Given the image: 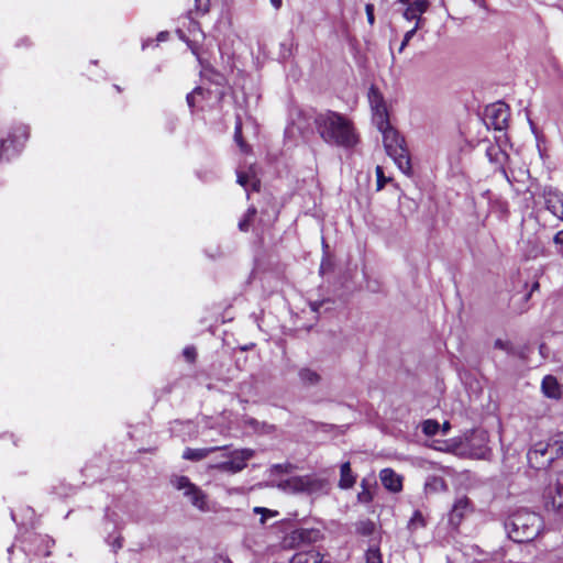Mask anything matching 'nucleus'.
Segmentation results:
<instances>
[{"instance_id": "obj_1", "label": "nucleus", "mask_w": 563, "mask_h": 563, "mask_svg": "<svg viewBox=\"0 0 563 563\" xmlns=\"http://www.w3.org/2000/svg\"><path fill=\"white\" fill-rule=\"evenodd\" d=\"M314 124L320 137L329 145L353 148L358 142L354 123L342 113L332 110L319 112Z\"/></svg>"}, {"instance_id": "obj_2", "label": "nucleus", "mask_w": 563, "mask_h": 563, "mask_svg": "<svg viewBox=\"0 0 563 563\" xmlns=\"http://www.w3.org/2000/svg\"><path fill=\"white\" fill-rule=\"evenodd\" d=\"M542 526L541 517L526 508L516 510L505 521L508 537L518 543L532 541L540 533Z\"/></svg>"}, {"instance_id": "obj_3", "label": "nucleus", "mask_w": 563, "mask_h": 563, "mask_svg": "<svg viewBox=\"0 0 563 563\" xmlns=\"http://www.w3.org/2000/svg\"><path fill=\"white\" fill-rule=\"evenodd\" d=\"M54 541L48 536H42L35 532H27L21 540V544H12L8 549L10 563H25L30 555L47 556Z\"/></svg>"}, {"instance_id": "obj_4", "label": "nucleus", "mask_w": 563, "mask_h": 563, "mask_svg": "<svg viewBox=\"0 0 563 563\" xmlns=\"http://www.w3.org/2000/svg\"><path fill=\"white\" fill-rule=\"evenodd\" d=\"M377 129L383 134V142L387 154L405 175H410L411 163L408 150L405 146V139L390 125L389 121H387L386 126Z\"/></svg>"}, {"instance_id": "obj_5", "label": "nucleus", "mask_w": 563, "mask_h": 563, "mask_svg": "<svg viewBox=\"0 0 563 563\" xmlns=\"http://www.w3.org/2000/svg\"><path fill=\"white\" fill-rule=\"evenodd\" d=\"M323 539L321 530L316 528H298L286 533L282 541L280 547L284 550L305 549Z\"/></svg>"}, {"instance_id": "obj_6", "label": "nucleus", "mask_w": 563, "mask_h": 563, "mask_svg": "<svg viewBox=\"0 0 563 563\" xmlns=\"http://www.w3.org/2000/svg\"><path fill=\"white\" fill-rule=\"evenodd\" d=\"M125 520L123 519L120 510L117 508H108L104 515L103 530L108 534L106 542L111 547L113 552L119 551L123 545V539L120 530L124 527Z\"/></svg>"}, {"instance_id": "obj_7", "label": "nucleus", "mask_w": 563, "mask_h": 563, "mask_svg": "<svg viewBox=\"0 0 563 563\" xmlns=\"http://www.w3.org/2000/svg\"><path fill=\"white\" fill-rule=\"evenodd\" d=\"M172 483L176 489L183 490L184 496L189 499L194 507L203 512L209 510L207 495L192 484L187 476H176Z\"/></svg>"}, {"instance_id": "obj_8", "label": "nucleus", "mask_w": 563, "mask_h": 563, "mask_svg": "<svg viewBox=\"0 0 563 563\" xmlns=\"http://www.w3.org/2000/svg\"><path fill=\"white\" fill-rule=\"evenodd\" d=\"M528 464L537 471L547 470L554 462L555 456L548 441L534 443L527 453Z\"/></svg>"}, {"instance_id": "obj_9", "label": "nucleus", "mask_w": 563, "mask_h": 563, "mask_svg": "<svg viewBox=\"0 0 563 563\" xmlns=\"http://www.w3.org/2000/svg\"><path fill=\"white\" fill-rule=\"evenodd\" d=\"M279 487L295 492L312 494L322 488V481L310 476H294L279 484Z\"/></svg>"}, {"instance_id": "obj_10", "label": "nucleus", "mask_w": 563, "mask_h": 563, "mask_svg": "<svg viewBox=\"0 0 563 563\" xmlns=\"http://www.w3.org/2000/svg\"><path fill=\"white\" fill-rule=\"evenodd\" d=\"M368 101L373 112V121L376 126H386L387 121H389L387 107L382 93L374 86H372L368 90Z\"/></svg>"}, {"instance_id": "obj_11", "label": "nucleus", "mask_w": 563, "mask_h": 563, "mask_svg": "<svg viewBox=\"0 0 563 563\" xmlns=\"http://www.w3.org/2000/svg\"><path fill=\"white\" fill-rule=\"evenodd\" d=\"M486 122L497 131H503L508 125L509 111L505 103L498 102L486 108Z\"/></svg>"}, {"instance_id": "obj_12", "label": "nucleus", "mask_w": 563, "mask_h": 563, "mask_svg": "<svg viewBox=\"0 0 563 563\" xmlns=\"http://www.w3.org/2000/svg\"><path fill=\"white\" fill-rule=\"evenodd\" d=\"M254 452L250 449L233 451L227 461H223L219 467L222 471L238 473L246 466V462L253 456Z\"/></svg>"}, {"instance_id": "obj_13", "label": "nucleus", "mask_w": 563, "mask_h": 563, "mask_svg": "<svg viewBox=\"0 0 563 563\" xmlns=\"http://www.w3.org/2000/svg\"><path fill=\"white\" fill-rule=\"evenodd\" d=\"M399 3L407 5L402 15L407 21H416L415 25L419 24V29L422 26L424 19L422 14L427 12L430 2L429 0H415L410 2V0H398Z\"/></svg>"}, {"instance_id": "obj_14", "label": "nucleus", "mask_w": 563, "mask_h": 563, "mask_svg": "<svg viewBox=\"0 0 563 563\" xmlns=\"http://www.w3.org/2000/svg\"><path fill=\"white\" fill-rule=\"evenodd\" d=\"M473 505L466 496L456 498L449 512V523L453 528H457L463 519L473 512Z\"/></svg>"}, {"instance_id": "obj_15", "label": "nucleus", "mask_w": 563, "mask_h": 563, "mask_svg": "<svg viewBox=\"0 0 563 563\" xmlns=\"http://www.w3.org/2000/svg\"><path fill=\"white\" fill-rule=\"evenodd\" d=\"M297 552L289 559V563H323L324 553L318 549H296Z\"/></svg>"}, {"instance_id": "obj_16", "label": "nucleus", "mask_w": 563, "mask_h": 563, "mask_svg": "<svg viewBox=\"0 0 563 563\" xmlns=\"http://www.w3.org/2000/svg\"><path fill=\"white\" fill-rule=\"evenodd\" d=\"M383 486L391 493H398L402 489L401 477L391 468H384L379 473Z\"/></svg>"}, {"instance_id": "obj_17", "label": "nucleus", "mask_w": 563, "mask_h": 563, "mask_svg": "<svg viewBox=\"0 0 563 563\" xmlns=\"http://www.w3.org/2000/svg\"><path fill=\"white\" fill-rule=\"evenodd\" d=\"M30 130L25 124H19L12 128L11 132L8 135L10 140V144L12 145V150L14 153L19 151V148L24 144V142L29 139Z\"/></svg>"}, {"instance_id": "obj_18", "label": "nucleus", "mask_w": 563, "mask_h": 563, "mask_svg": "<svg viewBox=\"0 0 563 563\" xmlns=\"http://www.w3.org/2000/svg\"><path fill=\"white\" fill-rule=\"evenodd\" d=\"M190 31L192 33V36L194 38L192 40H189L187 37H185L184 35V32L181 30H178V33H179V36L187 42V45L189 46L190 51L192 52L194 55H196L197 57L199 56V53H198V43L200 40H202L205 37L203 33L201 32L199 25L197 22H190Z\"/></svg>"}, {"instance_id": "obj_19", "label": "nucleus", "mask_w": 563, "mask_h": 563, "mask_svg": "<svg viewBox=\"0 0 563 563\" xmlns=\"http://www.w3.org/2000/svg\"><path fill=\"white\" fill-rule=\"evenodd\" d=\"M448 489V485L443 477L430 475L427 477L424 482V492L426 494H438L445 492Z\"/></svg>"}, {"instance_id": "obj_20", "label": "nucleus", "mask_w": 563, "mask_h": 563, "mask_svg": "<svg viewBox=\"0 0 563 563\" xmlns=\"http://www.w3.org/2000/svg\"><path fill=\"white\" fill-rule=\"evenodd\" d=\"M543 394L549 398L560 397V386L555 377L548 375L543 378L541 385Z\"/></svg>"}, {"instance_id": "obj_21", "label": "nucleus", "mask_w": 563, "mask_h": 563, "mask_svg": "<svg viewBox=\"0 0 563 563\" xmlns=\"http://www.w3.org/2000/svg\"><path fill=\"white\" fill-rule=\"evenodd\" d=\"M355 484V476L352 473L350 462H345L340 468L339 486L343 489L351 488Z\"/></svg>"}, {"instance_id": "obj_22", "label": "nucleus", "mask_w": 563, "mask_h": 563, "mask_svg": "<svg viewBox=\"0 0 563 563\" xmlns=\"http://www.w3.org/2000/svg\"><path fill=\"white\" fill-rule=\"evenodd\" d=\"M427 526V518L420 510H415L411 518L408 521L407 528L408 530L413 533L420 529L426 528Z\"/></svg>"}, {"instance_id": "obj_23", "label": "nucleus", "mask_w": 563, "mask_h": 563, "mask_svg": "<svg viewBox=\"0 0 563 563\" xmlns=\"http://www.w3.org/2000/svg\"><path fill=\"white\" fill-rule=\"evenodd\" d=\"M238 183L246 190L249 191V186H251V189L253 191H258L261 183L257 178L254 176H250L246 173L238 172Z\"/></svg>"}, {"instance_id": "obj_24", "label": "nucleus", "mask_w": 563, "mask_h": 563, "mask_svg": "<svg viewBox=\"0 0 563 563\" xmlns=\"http://www.w3.org/2000/svg\"><path fill=\"white\" fill-rule=\"evenodd\" d=\"M214 450H217L216 448H210V449H190V448H187L184 453H183V457L185 460H190V461H200L205 457H207V455L210 453V452H213Z\"/></svg>"}, {"instance_id": "obj_25", "label": "nucleus", "mask_w": 563, "mask_h": 563, "mask_svg": "<svg viewBox=\"0 0 563 563\" xmlns=\"http://www.w3.org/2000/svg\"><path fill=\"white\" fill-rule=\"evenodd\" d=\"M486 156L490 163L501 164L506 153L500 148L499 145L492 144L486 148Z\"/></svg>"}, {"instance_id": "obj_26", "label": "nucleus", "mask_w": 563, "mask_h": 563, "mask_svg": "<svg viewBox=\"0 0 563 563\" xmlns=\"http://www.w3.org/2000/svg\"><path fill=\"white\" fill-rule=\"evenodd\" d=\"M555 459L563 456V432L558 433L548 440Z\"/></svg>"}, {"instance_id": "obj_27", "label": "nucleus", "mask_w": 563, "mask_h": 563, "mask_svg": "<svg viewBox=\"0 0 563 563\" xmlns=\"http://www.w3.org/2000/svg\"><path fill=\"white\" fill-rule=\"evenodd\" d=\"M299 378L305 385H316L320 376L317 372L310 369V368H301L299 371Z\"/></svg>"}, {"instance_id": "obj_28", "label": "nucleus", "mask_w": 563, "mask_h": 563, "mask_svg": "<svg viewBox=\"0 0 563 563\" xmlns=\"http://www.w3.org/2000/svg\"><path fill=\"white\" fill-rule=\"evenodd\" d=\"M554 492L558 495L560 500L552 498V507L561 508V507H563V471L561 473H559V475H558Z\"/></svg>"}, {"instance_id": "obj_29", "label": "nucleus", "mask_w": 563, "mask_h": 563, "mask_svg": "<svg viewBox=\"0 0 563 563\" xmlns=\"http://www.w3.org/2000/svg\"><path fill=\"white\" fill-rule=\"evenodd\" d=\"M544 200L545 207L550 211V206H558V199H563V195H561L558 190L548 188L544 190Z\"/></svg>"}, {"instance_id": "obj_30", "label": "nucleus", "mask_w": 563, "mask_h": 563, "mask_svg": "<svg viewBox=\"0 0 563 563\" xmlns=\"http://www.w3.org/2000/svg\"><path fill=\"white\" fill-rule=\"evenodd\" d=\"M256 216V209L254 207H250L247 211L245 212L243 219L239 222V229L243 232L249 231L252 221L254 220Z\"/></svg>"}, {"instance_id": "obj_31", "label": "nucleus", "mask_w": 563, "mask_h": 563, "mask_svg": "<svg viewBox=\"0 0 563 563\" xmlns=\"http://www.w3.org/2000/svg\"><path fill=\"white\" fill-rule=\"evenodd\" d=\"M421 430L426 435L432 437L439 432L440 424L437 420L427 419L421 423Z\"/></svg>"}, {"instance_id": "obj_32", "label": "nucleus", "mask_w": 563, "mask_h": 563, "mask_svg": "<svg viewBox=\"0 0 563 563\" xmlns=\"http://www.w3.org/2000/svg\"><path fill=\"white\" fill-rule=\"evenodd\" d=\"M365 563H383L380 551L377 547H369L365 553Z\"/></svg>"}, {"instance_id": "obj_33", "label": "nucleus", "mask_w": 563, "mask_h": 563, "mask_svg": "<svg viewBox=\"0 0 563 563\" xmlns=\"http://www.w3.org/2000/svg\"><path fill=\"white\" fill-rule=\"evenodd\" d=\"M11 147L12 145L8 137H0V164L9 159Z\"/></svg>"}, {"instance_id": "obj_34", "label": "nucleus", "mask_w": 563, "mask_h": 563, "mask_svg": "<svg viewBox=\"0 0 563 563\" xmlns=\"http://www.w3.org/2000/svg\"><path fill=\"white\" fill-rule=\"evenodd\" d=\"M375 525L369 520L360 521L356 531L362 536H371L374 532Z\"/></svg>"}, {"instance_id": "obj_35", "label": "nucleus", "mask_w": 563, "mask_h": 563, "mask_svg": "<svg viewBox=\"0 0 563 563\" xmlns=\"http://www.w3.org/2000/svg\"><path fill=\"white\" fill-rule=\"evenodd\" d=\"M418 30H419V24L415 25L411 30H409L405 33L402 42L398 49L399 53H401L405 49V47L409 44L410 40L415 36V34L417 33Z\"/></svg>"}, {"instance_id": "obj_36", "label": "nucleus", "mask_w": 563, "mask_h": 563, "mask_svg": "<svg viewBox=\"0 0 563 563\" xmlns=\"http://www.w3.org/2000/svg\"><path fill=\"white\" fill-rule=\"evenodd\" d=\"M254 512L262 515V517H261V523L262 525H264L266 522L268 517H275L278 514L277 511L269 510V509L264 508V507H255L254 508Z\"/></svg>"}, {"instance_id": "obj_37", "label": "nucleus", "mask_w": 563, "mask_h": 563, "mask_svg": "<svg viewBox=\"0 0 563 563\" xmlns=\"http://www.w3.org/2000/svg\"><path fill=\"white\" fill-rule=\"evenodd\" d=\"M376 178H377V190H382L384 186L390 180L384 175V170L382 166H376Z\"/></svg>"}, {"instance_id": "obj_38", "label": "nucleus", "mask_w": 563, "mask_h": 563, "mask_svg": "<svg viewBox=\"0 0 563 563\" xmlns=\"http://www.w3.org/2000/svg\"><path fill=\"white\" fill-rule=\"evenodd\" d=\"M196 12L206 14L210 9V0H195Z\"/></svg>"}, {"instance_id": "obj_39", "label": "nucleus", "mask_w": 563, "mask_h": 563, "mask_svg": "<svg viewBox=\"0 0 563 563\" xmlns=\"http://www.w3.org/2000/svg\"><path fill=\"white\" fill-rule=\"evenodd\" d=\"M203 92V89L201 87L195 88L190 93L187 95L186 100L189 108H194L196 103L197 96H201Z\"/></svg>"}, {"instance_id": "obj_40", "label": "nucleus", "mask_w": 563, "mask_h": 563, "mask_svg": "<svg viewBox=\"0 0 563 563\" xmlns=\"http://www.w3.org/2000/svg\"><path fill=\"white\" fill-rule=\"evenodd\" d=\"M234 139L240 147L244 148V142L242 140V122L240 118L236 119L235 129H234Z\"/></svg>"}, {"instance_id": "obj_41", "label": "nucleus", "mask_w": 563, "mask_h": 563, "mask_svg": "<svg viewBox=\"0 0 563 563\" xmlns=\"http://www.w3.org/2000/svg\"><path fill=\"white\" fill-rule=\"evenodd\" d=\"M550 212L563 221V199H558V206H550Z\"/></svg>"}, {"instance_id": "obj_42", "label": "nucleus", "mask_w": 563, "mask_h": 563, "mask_svg": "<svg viewBox=\"0 0 563 563\" xmlns=\"http://www.w3.org/2000/svg\"><path fill=\"white\" fill-rule=\"evenodd\" d=\"M183 355L185 356V358L188 362L191 363V362H194L196 360V356H197L196 349L194 346H187V347L184 349Z\"/></svg>"}, {"instance_id": "obj_43", "label": "nucleus", "mask_w": 563, "mask_h": 563, "mask_svg": "<svg viewBox=\"0 0 563 563\" xmlns=\"http://www.w3.org/2000/svg\"><path fill=\"white\" fill-rule=\"evenodd\" d=\"M495 347L506 351L507 353H512L511 344L508 341H504L501 339L495 341Z\"/></svg>"}, {"instance_id": "obj_44", "label": "nucleus", "mask_w": 563, "mask_h": 563, "mask_svg": "<svg viewBox=\"0 0 563 563\" xmlns=\"http://www.w3.org/2000/svg\"><path fill=\"white\" fill-rule=\"evenodd\" d=\"M292 470V465L289 463L286 464H275L272 466V471L274 473H289Z\"/></svg>"}, {"instance_id": "obj_45", "label": "nucleus", "mask_w": 563, "mask_h": 563, "mask_svg": "<svg viewBox=\"0 0 563 563\" xmlns=\"http://www.w3.org/2000/svg\"><path fill=\"white\" fill-rule=\"evenodd\" d=\"M365 11H366L367 22L369 23V25H374V23H375L374 5L371 3H367L365 7Z\"/></svg>"}, {"instance_id": "obj_46", "label": "nucleus", "mask_w": 563, "mask_h": 563, "mask_svg": "<svg viewBox=\"0 0 563 563\" xmlns=\"http://www.w3.org/2000/svg\"><path fill=\"white\" fill-rule=\"evenodd\" d=\"M553 241L556 245L560 246V251L563 253V230L559 231L554 235Z\"/></svg>"}, {"instance_id": "obj_47", "label": "nucleus", "mask_w": 563, "mask_h": 563, "mask_svg": "<svg viewBox=\"0 0 563 563\" xmlns=\"http://www.w3.org/2000/svg\"><path fill=\"white\" fill-rule=\"evenodd\" d=\"M328 303L327 300H322V301H313L310 303V307H311V310L312 311H316V312H319V310L325 305Z\"/></svg>"}, {"instance_id": "obj_48", "label": "nucleus", "mask_w": 563, "mask_h": 563, "mask_svg": "<svg viewBox=\"0 0 563 563\" xmlns=\"http://www.w3.org/2000/svg\"><path fill=\"white\" fill-rule=\"evenodd\" d=\"M538 288H539V283H537V282H536V283H533V284H532V287H531V290H530L528 294L523 295V296H522V299L527 301V300L530 298L531 294H532L536 289H538Z\"/></svg>"}, {"instance_id": "obj_49", "label": "nucleus", "mask_w": 563, "mask_h": 563, "mask_svg": "<svg viewBox=\"0 0 563 563\" xmlns=\"http://www.w3.org/2000/svg\"><path fill=\"white\" fill-rule=\"evenodd\" d=\"M441 429H442V433H443V434H446V433L449 432V430L451 429V424H450V422H449V421H445V422L442 424Z\"/></svg>"}, {"instance_id": "obj_50", "label": "nucleus", "mask_w": 563, "mask_h": 563, "mask_svg": "<svg viewBox=\"0 0 563 563\" xmlns=\"http://www.w3.org/2000/svg\"><path fill=\"white\" fill-rule=\"evenodd\" d=\"M282 48L285 49V52L283 53V58H286V57H288L291 54L290 47L286 48V44L285 43L282 44Z\"/></svg>"}, {"instance_id": "obj_51", "label": "nucleus", "mask_w": 563, "mask_h": 563, "mask_svg": "<svg viewBox=\"0 0 563 563\" xmlns=\"http://www.w3.org/2000/svg\"><path fill=\"white\" fill-rule=\"evenodd\" d=\"M271 3L275 9H279L282 7L283 1L282 0H271Z\"/></svg>"}, {"instance_id": "obj_52", "label": "nucleus", "mask_w": 563, "mask_h": 563, "mask_svg": "<svg viewBox=\"0 0 563 563\" xmlns=\"http://www.w3.org/2000/svg\"><path fill=\"white\" fill-rule=\"evenodd\" d=\"M552 492H553V489L550 487V488H549V490H548V496H549L551 499H552V498H554V496H552ZM555 499H556V500H560L558 496L555 497ZM550 504L552 505V500H551V501H547V505H550Z\"/></svg>"}, {"instance_id": "obj_53", "label": "nucleus", "mask_w": 563, "mask_h": 563, "mask_svg": "<svg viewBox=\"0 0 563 563\" xmlns=\"http://www.w3.org/2000/svg\"><path fill=\"white\" fill-rule=\"evenodd\" d=\"M487 453V449L482 450V452L477 455L479 459H485Z\"/></svg>"}, {"instance_id": "obj_54", "label": "nucleus", "mask_w": 563, "mask_h": 563, "mask_svg": "<svg viewBox=\"0 0 563 563\" xmlns=\"http://www.w3.org/2000/svg\"><path fill=\"white\" fill-rule=\"evenodd\" d=\"M545 346L542 344L540 345V353L543 355Z\"/></svg>"}, {"instance_id": "obj_55", "label": "nucleus", "mask_w": 563, "mask_h": 563, "mask_svg": "<svg viewBox=\"0 0 563 563\" xmlns=\"http://www.w3.org/2000/svg\"><path fill=\"white\" fill-rule=\"evenodd\" d=\"M11 517H12V520L16 522L15 514L13 511L11 512Z\"/></svg>"}]
</instances>
